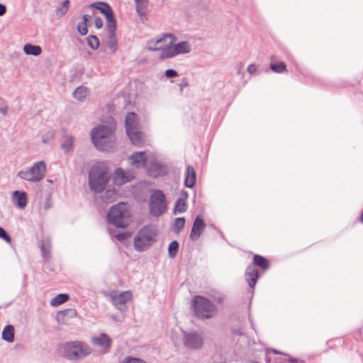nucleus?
Masks as SVG:
<instances>
[{
    "label": "nucleus",
    "mask_w": 363,
    "mask_h": 363,
    "mask_svg": "<svg viewBox=\"0 0 363 363\" xmlns=\"http://www.w3.org/2000/svg\"><path fill=\"white\" fill-rule=\"evenodd\" d=\"M59 351L62 357L72 361L82 359L92 352L89 345L79 340L66 342L62 344Z\"/></svg>",
    "instance_id": "obj_2"
},
{
    "label": "nucleus",
    "mask_w": 363,
    "mask_h": 363,
    "mask_svg": "<svg viewBox=\"0 0 363 363\" xmlns=\"http://www.w3.org/2000/svg\"><path fill=\"white\" fill-rule=\"evenodd\" d=\"M177 251H169V255L170 257H174L176 256Z\"/></svg>",
    "instance_id": "obj_55"
},
{
    "label": "nucleus",
    "mask_w": 363,
    "mask_h": 363,
    "mask_svg": "<svg viewBox=\"0 0 363 363\" xmlns=\"http://www.w3.org/2000/svg\"><path fill=\"white\" fill-rule=\"evenodd\" d=\"M107 218L111 223L118 228L126 227L130 221V214L127 204L121 202L113 206L108 211Z\"/></svg>",
    "instance_id": "obj_3"
},
{
    "label": "nucleus",
    "mask_w": 363,
    "mask_h": 363,
    "mask_svg": "<svg viewBox=\"0 0 363 363\" xmlns=\"http://www.w3.org/2000/svg\"><path fill=\"white\" fill-rule=\"evenodd\" d=\"M192 307L196 315L201 318H210L216 313V307L203 296L195 297L192 301Z\"/></svg>",
    "instance_id": "obj_4"
},
{
    "label": "nucleus",
    "mask_w": 363,
    "mask_h": 363,
    "mask_svg": "<svg viewBox=\"0 0 363 363\" xmlns=\"http://www.w3.org/2000/svg\"><path fill=\"white\" fill-rule=\"evenodd\" d=\"M272 351L275 353V354H280V352H277V350H272Z\"/></svg>",
    "instance_id": "obj_57"
},
{
    "label": "nucleus",
    "mask_w": 363,
    "mask_h": 363,
    "mask_svg": "<svg viewBox=\"0 0 363 363\" xmlns=\"http://www.w3.org/2000/svg\"><path fill=\"white\" fill-rule=\"evenodd\" d=\"M111 303L118 309L121 310L126 303L133 298L130 291H112L108 294Z\"/></svg>",
    "instance_id": "obj_10"
},
{
    "label": "nucleus",
    "mask_w": 363,
    "mask_h": 363,
    "mask_svg": "<svg viewBox=\"0 0 363 363\" xmlns=\"http://www.w3.org/2000/svg\"><path fill=\"white\" fill-rule=\"evenodd\" d=\"M254 262L256 265H258L263 269H267L268 267V263L266 259L259 255L254 256Z\"/></svg>",
    "instance_id": "obj_38"
},
{
    "label": "nucleus",
    "mask_w": 363,
    "mask_h": 363,
    "mask_svg": "<svg viewBox=\"0 0 363 363\" xmlns=\"http://www.w3.org/2000/svg\"><path fill=\"white\" fill-rule=\"evenodd\" d=\"M274 57H272V61H273ZM270 69L276 73H282L286 69V65L283 62H279L278 63H274L273 62L270 64Z\"/></svg>",
    "instance_id": "obj_34"
},
{
    "label": "nucleus",
    "mask_w": 363,
    "mask_h": 363,
    "mask_svg": "<svg viewBox=\"0 0 363 363\" xmlns=\"http://www.w3.org/2000/svg\"><path fill=\"white\" fill-rule=\"evenodd\" d=\"M103 202L112 203L116 199V191L113 188L106 189L101 196Z\"/></svg>",
    "instance_id": "obj_26"
},
{
    "label": "nucleus",
    "mask_w": 363,
    "mask_h": 363,
    "mask_svg": "<svg viewBox=\"0 0 363 363\" xmlns=\"http://www.w3.org/2000/svg\"><path fill=\"white\" fill-rule=\"evenodd\" d=\"M186 211V201L177 199L174 208V214L182 213Z\"/></svg>",
    "instance_id": "obj_36"
},
{
    "label": "nucleus",
    "mask_w": 363,
    "mask_h": 363,
    "mask_svg": "<svg viewBox=\"0 0 363 363\" xmlns=\"http://www.w3.org/2000/svg\"><path fill=\"white\" fill-rule=\"evenodd\" d=\"M77 313L74 310L69 309L64 311H60L57 313V320L59 323L66 325L68 324V319L74 318Z\"/></svg>",
    "instance_id": "obj_21"
},
{
    "label": "nucleus",
    "mask_w": 363,
    "mask_h": 363,
    "mask_svg": "<svg viewBox=\"0 0 363 363\" xmlns=\"http://www.w3.org/2000/svg\"><path fill=\"white\" fill-rule=\"evenodd\" d=\"M177 55L173 44L161 48L160 58L162 60L169 59L173 58Z\"/></svg>",
    "instance_id": "obj_24"
},
{
    "label": "nucleus",
    "mask_w": 363,
    "mask_h": 363,
    "mask_svg": "<svg viewBox=\"0 0 363 363\" xmlns=\"http://www.w3.org/2000/svg\"><path fill=\"white\" fill-rule=\"evenodd\" d=\"M94 26L97 29H100L103 26V21L101 18L96 17L94 18Z\"/></svg>",
    "instance_id": "obj_46"
},
{
    "label": "nucleus",
    "mask_w": 363,
    "mask_h": 363,
    "mask_svg": "<svg viewBox=\"0 0 363 363\" xmlns=\"http://www.w3.org/2000/svg\"><path fill=\"white\" fill-rule=\"evenodd\" d=\"M247 72L250 74H253L257 72V67L255 65H250L247 67Z\"/></svg>",
    "instance_id": "obj_50"
},
{
    "label": "nucleus",
    "mask_w": 363,
    "mask_h": 363,
    "mask_svg": "<svg viewBox=\"0 0 363 363\" xmlns=\"http://www.w3.org/2000/svg\"><path fill=\"white\" fill-rule=\"evenodd\" d=\"M88 92L87 88L84 86H79L74 90L73 96L78 101H83L86 99Z\"/></svg>",
    "instance_id": "obj_31"
},
{
    "label": "nucleus",
    "mask_w": 363,
    "mask_h": 363,
    "mask_svg": "<svg viewBox=\"0 0 363 363\" xmlns=\"http://www.w3.org/2000/svg\"><path fill=\"white\" fill-rule=\"evenodd\" d=\"M130 164L136 168L145 167L147 157L145 152H135L129 157Z\"/></svg>",
    "instance_id": "obj_14"
},
{
    "label": "nucleus",
    "mask_w": 363,
    "mask_h": 363,
    "mask_svg": "<svg viewBox=\"0 0 363 363\" xmlns=\"http://www.w3.org/2000/svg\"><path fill=\"white\" fill-rule=\"evenodd\" d=\"M251 363H257V362H251Z\"/></svg>",
    "instance_id": "obj_60"
},
{
    "label": "nucleus",
    "mask_w": 363,
    "mask_h": 363,
    "mask_svg": "<svg viewBox=\"0 0 363 363\" xmlns=\"http://www.w3.org/2000/svg\"><path fill=\"white\" fill-rule=\"evenodd\" d=\"M74 138L72 135H67L65 137L64 140L61 145L62 149L66 153L69 152L73 149Z\"/></svg>",
    "instance_id": "obj_30"
},
{
    "label": "nucleus",
    "mask_w": 363,
    "mask_h": 363,
    "mask_svg": "<svg viewBox=\"0 0 363 363\" xmlns=\"http://www.w3.org/2000/svg\"><path fill=\"white\" fill-rule=\"evenodd\" d=\"M164 75L167 78H173L177 77L178 73L174 69H169L165 71Z\"/></svg>",
    "instance_id": "obj_45"
},
{
    "label": "nucleus",
    "mask_w": 363,
    "mask_h": 363,
    "mask_svg": "<svg viewBox=\"0 0 363 363\" xmlns=\"http://www.w3.org/2000/svg\"><path fill=\"white\" fill-rule=\"evenodd\" d=\"M2 338L8 342L14 341V328L12 325H7L4 328Z\"/></svg>",
    "instance_id": "obj_28"
},
{
    "label": "nucleus",
    "mask_w": 363,
    "mask_h": 363,
    "mask_svg": "<svg viewBox=\"0 0 363 363\" xmlns=\"http://www.w3.org/2000/svg\"><path fill=\"white\" fill-rule=\"evenodd\" d=\"M109 182V176L106 167L98 162L94 164L89 172L88 183L91 191L101 193Z\"/></svg>",
    "instance_id": "obj_1"
},
{
    "label": "nucleus",
    "mask_w": 363,
    "mask_h": 363,
    "mask_svg": "<svg viewBox=\"0 0 363 363\" xmlns=\"http://www.w3.org/2000/svg\"><path fill=\"white\" fill-rule=\"evenodd\" d=\"M173 46L177 55L188 54L192 50L191 45L188 41H181L173 44Z\"/></svg>",
    "instance_id": "obj_23"
},
{
    "label": "nucleus",
    "mask_w": 363,
    "mask_h": 363,
    "mask_svg": "<svg viewBox=\"0 0 363 363\" xmlns=\"http://www.w3.org/2000/svg\"><path fill=\"white\" fill-rule=\"evenodd\" d=\"M45 209L48 210L51 208V202L50 199H47L44 204Z\"/></svg>",
    "instance_id": "obj_53"
},
{
    "label": "nucleus",
    "mask_w": 363,
    "mask_h": 363,
    "mask_svg": "<svg viewBox=\"0 0 363 363\" xmlns=\"http://www.w3.org/2000/svg\"><path fill=\"white\" fill-rule=\"evenodd\" d=\"M108 47L114 52L116 49V40L115 38V32L113 34L108 33V39L107 42Z\"/></svg>",
    "instance_id": "obj_40"
},
{
    "label": "nucleus",
    "mask_w": 363,
    "mask_h": 363,
    "mask_svg": "<svg viewBox=\"0 0 363 363\" xmlns=\"http://www.w3.org/2000/svg\"><path fill=\"white\" fill-rule=\"evenodd\" d=\"M89 8H94L100 11L103 14H105L108 11H111V6L104 2H95L88 6Z\"/></svg>",
    "instance_id": "obj_33"
},
{
    "label": "nucleus",
    "mask_w": 363,
    "mask_h": 363,
    "mask_svg": "<svg viewBox=\"0 0 363 363\" xmlns=\"http://www.w3.org/2000/svg\"><path fill=\"white\" fill-rule=\"evenodd\" d=\"M251 363H257V362H251Z\"/></svg>",
    "instance_id": "obj_59"
},
{
    "label": "nucleus",
    "mask_w": 363,
    "mask_h": 363,
    "mask_svg": "<svg viewBox=\"0 0 363 363\" xmlns=\"http://www.w3.org/2000/svg\"><path fill=\"white\" fill-rule=\"evenodd\" d=\"M136 12L140 16V20L143 21L147 19V10L148 7V0H135Z\"/></svg>",
    "instance_id": "obj_18"
},
{
    "label": "nucleus",
    "mask_w": 363,
    "mask_h": 363,
    "mask_svg": "<svg viewBox=\"0 0 363 363\" xmlns=\"http://www.w3.org/2000/svg\"><path fill=\"white\" fill-rule=\"evenodd\" d=\"M0 238L5 240L6 242L9 243L11 241V237L6 233V231L1 227H0Z\"/></svg>",
    "instance_id": "obj_43"
},
{
    "label": "nucleus",
    "mask_w": 363,
    "mask_h": 363,
    "mask_svg": "<svg viewBox=\"0 0 363 363\" xmlns=\"http://www.w3.org/2000/svg\"><path fill=\"white\" fill-rule=\"evenodd\" d=\"M104 15L105 16V17L106 18V21H107L106 26H107L108 32L113 34V32H115V30L116 29V20H115L112 9H111V11H108Z\"/></svg>",
    "instance_id": "obj_25"
},
{
    "label": "nucleus",
    "mask_w": 363,
    "mask_h": 363,
    "mask_svg": "<svg viewBox=\"0 0 363 363\" xmlns=\"http://www.w3.org/2000/svg\"><path fill=\"white\" fill-rule=\"evenodd\" d=\"M359 221L363 223V212L361 214V216L359 218Z\"/></svg>",
    "instance_id": "obj_56"
},
{
    "label": "nucleus",
    "mask_w": 363,
    "mask_h": 363,
    "mask_svg": "<svg viewBox=\"0 0 363 363\" xmlns=\"http://www.w3.org/2000/svg\"><path fill=\"white\" fill-rule=\"evenodd\" d=\"M127 135L134 145L141 146L144 143L145 135L139 128L135 129V131L127 132Z\"/></svg>",
    "instance_id": "obj_19"
},
{
    "label": "nucleus",
    "mask_w": 363,
    "mask_h": 363,
    "mask_svg": "<svg viewBox=\"0 0 363 363\" xmlns=\"http://www.w3.org/2000/svg\"><path fill=\"white\" fill-rule=\"evenodd\" d=\"M188 196H189L188 192L185 190H182L180 193V198L179 199V200H182L184 201H186Z\"/></svg>",
    "instance_id": "obj_49"
},
{
    "label": "nucleus",
    "mask_w": 363,
    "mask_h": 363,
    "mask_svg": "<svg viewBox=\"0 0 363 363\" xmlns=\"http://www.w3.org/2000/svg\"><path fill=\"white\" fill-rule=\"evenodd\" d=\"M135 177L134 172L130 170H124L122 168H117L113 175V182L118 186H121L130 182Z\"/></svg>",
    "instance_id": "obj_11"
},
{
    "label": "nucleus",
    "mask_w": 363,
    "mask_h": 363,
    "mask_svg": "<svg viewBox=\"0 0 363 363\" xmlns=\"http://www.w3.org/2000/svg\"><path fill=\"white\" fill-rule=\"evenodd\" d=\"M121 363H147L144 359L128 356L125 357L121 362Z\"/></svg>",
    "instance_id": "obj_41"
},
{
    "label": "nucleus",
    "mask_w": 363,
    "mask_h": 363,
    "mask_svg": "<svg viewBox=\"0 0 363 363\" xmlns=\"http://www.w3.org/2000/svg\"><path fill=\"white\" fill-rule=\"evenodd\" d=\"M196 182V172L191 165L186 167L185 173L184 184L186 187L192 188Z\"/></svg>",
    "instance_id": "obj_20"
},
{
    "label": "nucleus",
    "mask_w": 363,
    "mask_h": 363,
    "mask_svg": "<svg viewBox=\"0 0 363 363\" xmlns=\"http://www.w3.org/2000/svg\"><path fill=\"white\" fill-rule=\"evenodd\" d=\"M205 227L206 224L203 220L197 216L193 223V226L190 233V238L192 240H196L200 237Z\"/></svg>",
    "instance_id": "obj_16"
},
{
    "label": "nucleus",
    "mask_w": 363,
    "mask_h": 363,
    "mask_svg": "<svg viewBox=\"0 0 363 363\" xmlns=\"http://www.w3.org/2000/svg\"><path fill=\"white\" fill-rule=\"evenodd\" d=\"M46 172V165L44 162L40 161L35 163L27 170H21L18 176L24 180L37 182L40 181Z\"/></svg>",
    "instance_id": "obj_6"
},
{
    "label": "nucleus",
    "mask_w": 363,
    "mask_h": 363,
    "mask_svg": "<svg viewBox=\"0 0 363 363\" xmlns=\"http://www.w3.org/2000/svg\"><path fill=\"white\" fill-rule=\"evenodd\" d=\"M91 344L97 348L102 354H106L110 351L112 345V339L104 333H100L90 337Z\"/></svg>",
    "instance_id": "obj_9"
},
{
    "label": "nucleus",
    "mask_w": 363,
    "mask_h": 363,
    "mask_svg": "<svg viewBox=\"0 0 363 363\" xmlns=\"http://www.w3.org/2000/svg\"><path fill=\"white\" fill-rule=\"evenodd\" d=\"M179 246V242L176 240H174L170 242V244L168 246L167 250H178Z\"/></svg>",
    "instance_id": "obj_47"
},
{
    "label": "nucleus",
    "mask_w": 363,
    "mask_h": 363,
    "mask_svg": "<svg viewBox=\"0 0 363 363\" xmlns=\"http://www.w3.org/2000/svg\"><path fill=\"white\" fill-rule=\"evenodd\" d=\"M43 143H46V140L44 138H43Z\"/></svg>",
    "instance_id": "obj_58"
},
{
    "label": "nucleus",
    "mask_w": 363,
    "mask_h": 363,
    "mask_svg": "<svg viewBox=\"0 0 363 363\" xmlns=\"http://www.w3.org/2000/svg\"><path fill=\"white\" fill-rule=\"evenodd\" d=\"M69 4V0L64 1L62 2V6L60 8H59L58 9H57V14L60 15L61 16L65 15L68 10Z\"/></svg>",
    "instance_id": "obj_42"
},
{
    "label": "nucleus",
    "mask_w": 363,
    "mask_h": 363,
    "mask_svg": "<svg viewBox=\"0 0 363 363\" xmlns=\"http://www.w3.org/2000/svg\"><path fill=\"white\" fill-rule=\"evenodd\" d=\"M186 332L183 331L179 327L173 328L169 333V337L177 347H180L183 345Z\"/></svg>",
    "instance_id": "obj_15"
},
{
    "label": "nucleus",
    "mask_w": 363,
    "mask_h": 363,
    "mask_svg": "<svg viewBox=\"0 0 363 363\" xmlns=\"http://www.w3.org/2000/svg\"><path fill=\"white\" fill-rule=\"evenodd\" d=\"M112 133L113 129L111 128L100 125L91 130L92 143L99 150H104L106 149V143Z\"/></svg>",
    "instance_id": "obj_7"
},
{
    "label": "nucleus",
    "mask_w": 363,
    "mask_h": 363,
    "mask_svg": "<svg viewBox=\"0 0 363 363\" xmlns=\"http://www.w3.org/2000/svg\"><path fill=\"white\" fill-rule=\"evenodd\" d=\"M246 280L248 282L250 287L252 288L255 286L257 279L258 278V272L255 266H250L247 269L246 272Z\"/></svg>",
    "instance_id": "obj_22"
},
{
    "label": "nucleus",
    "mask_w": 363,
    "mask_h": 363,
    "mask_svg": "<svg viewBox=\"0 0 363 363\" xmlns=\"http://www.w3.org/2000/svg\"><path fill=\"white\" fill-rule=\"evenodd\" d=\"M185 218H177L174 220L173 230L174 233H179L184 226Z\"/></svg>",
    "instance_id": "obj_37"
},
{
    "label": "nucleus",
    "mask_w": 363,
    "mask_h": 363,
    "mask_svg": "<svg viewBox=\"0 0 363 363\" xmlns=\"http://www.w3.org/2000/svg\"><path fill=\"white\" fill-rule=\"evenodd\" d=\"M82 19H83V22L82 23H84L86 24V23L89 21L90 19V16L89 15H84L82 16Z\"/></svg>",
    "instance_id": "obj_54"
},
{
    "label": "nucleus",
    "mask_w": 363,
    "mask_h": 363,
    "mask_svg": "<svg viewBox=\"0 0 363 363\" xmlns=\"http://www.w3.org/2000/svg\"><path fill=\"white\" fill-rule=\"evenodd\" d=\"M164 38H160L158 39H152L147 42V49L150 51H160L162 47H157L163 40Z\"/></svg>",
    "instance_id": "obj_32"
},
{
    "label": "nucleus",
    "mask_w": 363,
    "mask_h": 363,
    "mask_svg": "<svg viewBox=\"0 0 363 363\" xmlns=\"http://www.w3.org/2000/svg\"><path fill=\"white\" fill-rule=\"evenodd\" d=\"M128 237V235L126 233H118L116 235V239L121 242L125 240Z\"/></svg>",
    "instance_id": "obj_48"
},
{
    "label": "nucleus",
    "mask_w": 363,
    "mask_h": 363,
    "mask_svg": "<svg viewBox=\"0 0 363 363\" xmlns=\"http://www.w3.org/2000/svg\"><path fill=\"white\" fill-rule=\"evenodd\" d=\"M162 171V166L158 162H152L148 168L149 174L152 177H157Z\"/></svg>",
    "instance_id": "obj_35"
},
{
    "label": "nucleus",
    "mask_w": 363,
    "mask_h": 363,
    "mask_svg": "<svg viewBox=\"0 0 363 363\" xmlns=\"http://www.w3.org/2000/svg\"><path fill=\"white\" fill-rule=\"evenodd\" d=\"M69 298V297L67 294H60L50 300V304L52 307H57L67 301Z\"/></svg>",
    "instance_id": "obj_27"
},
{
    "label": "nucleus",
    "mask_w": 363,
    "mask_h": 363,
    "mask_svg": "<svg viewBox=\"0 0 363 363\" xmlns=\"http://www.w3.org/2000/svg\"><path fill=\"white\" fill-rule=\"evenodd\" d=\"M203 345L202 338L196 333H186L183 345L190 349H199Z\"/></svg>",
    "instance_id": "obj_12"
},
{
    "label": "nucleus",
    "mask_w": 363,
    "mask_h": 363,
    "mask_svg": "<svg viewBox=\"0 0 363 363\" xmlns=\"http://www.w3.org/2000/svg\"><path fill=\"white\" fill-rule=\"evenodd\" d=\"M8 112V106H0V113L4 116H6Z\"/></svg>",
    "instance_id": "obj_51"
},
{
    "label": "nucleus",
    "mask_w": 363,
    "mask_h": 363,
    "mask_svg": "<svg viewBox=\"0 0 363 363\" xmlns=\"http://www.w3.org/2000/svg\"><path fill=\"white\" fill-rule=\"evenodd\" d=\"M149 208L150 213L156 217L162 215L167 211L165 196L160 190L152 192L150 197Z\"/></svg>",
    "instance_id": "obj_8"
},
{
    "label": "nucleus",
    "mask_w": 363,
    "mask_h": 363,
    "mask_svg": "<svg viewBox=\"0 0 363 363\" xmlns=\"http://www.w3.org/2000/svg\"><path fill=\"white\" fill-rule=\"evenodd\" d=\"M157 231L155 227L151 225L144 226L140 230L134 238V246L135 250H142L149 247L155 242Z\"/></svg>",
    "instance_id": "obj_5"
},
{
    "label": "nucleus",
    "mask_w": 363,
    "mask_h": 363,
    "mask_svg": "<svg viewBox=\"0 0 363 363\" xmlns=\"http://www.w3.org/2000/svg\"><path fill=\"white\" fill-rule=\"evenodd\" d=\"M12 203L20 209H24L28 204V196L23 191H15L11 195Z\"/></svg>",
    "instance_id": "obj_13"
},
{
    "label": "nucleus",
    "mask_w": 363,
    "mask_h": 363,
    "mask_svg": "<svg viewBox=\"0 0 363 363\" xmlns=\"http://www.w3.org/2000/svg\"><path fill=\"white\" fill-rule=\"evenodd\" d=\"M87 43L90 48L93 50H96L99 48V41L96 36L95 35H89L86 38Z\"/></svg>",
    "instance_id": "obj_39"
},
{
    "label": "nucleus",
    "mask_w": 363,
    "mask_h": 363,
    "mask_svg": "<svg viewBox=\"0 0 363 363\" xmlns=\"http://www.w3.org/2000/svg\"><path fill=\"white\" fill-rule=\"evenodd\" d=\"M23 51L26 55L38 56L42 52V49L39 45L26 44L23 47Z\"/></svg>",
    "instance_id": "obj_29"
},
{
    "label": "nucleus",
    "mask_w": 363,
    "mask_h": 363,
    "mask_svg": "<svg viewBox=\"0 0 363 363\" xmlns=\"http://www.w3.org/2000/svg\"><path fill=\"white\" fill-rule=\"evenodd\" d=\"M6 12V6L2 4H0V16H4Z\"/></svg>",
    "instance_id": "obj_52"
},
{
    "label": "nucleus",
    "mask_w": 363,
    "mask_h": 363,
    "mask_svg": "<svg viewBox=\"0 0 363 363\" xmlns=\"http://www.w3.org/2000/svg\"><path fill=\"white\" fill-rule=\"evenodd\" d=\"M77 30L82 35H85L88 32L86 24L84 23H79L77 25Z\"/></svg>",
    "instance_id": "obj_44"
},
{
    "label": "nucleus",
    "mask_w": 363,
    "mask_h": 363,
    "mask_svg": "<svg viewBox=\"0 0 363 363\" xmlns=\"http://www.w3.org/2000/svg\"><path fill=\"white\" fill-rule=\"evenodd\" d=\"M125 125L126 133L135 131V129L139 128L138 116L135 113L130 112L126 115Z\"/></svg>",
    "instance_id": "obj_17"
}]
</instances>
